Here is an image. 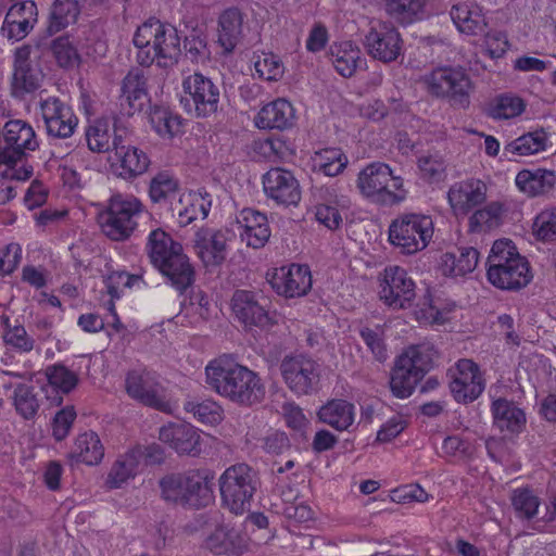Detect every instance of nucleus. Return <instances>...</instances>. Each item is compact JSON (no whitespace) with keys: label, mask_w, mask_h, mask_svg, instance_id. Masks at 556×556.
Returning <instances> with one entry per match:
<instances>
[{"label":"nucleus","mask_w":556,"mask_h":556,"mask_svg":"<svg viewBox=\"0 0 556 556\" xmlns=\"http://www.w3.org/2000/svg\"><path fill=\"white\" fill-rule=\"evenodd\" d=\"M207 386L232 403L252 406L265 396V387L257 372L223 355L205 367Z\"/></svg>","instance_id":"f257e3e1"},{"label":"nucleus","mask_w":556,"mask_h":556,"mask_svg":"<svg viewBox=\"0 0 556 556\" xmlns=\"http://www.w3.org/2000/svg\"><path fill=\"white\" fill-rule=\"evenodd\" d=\"M146 250L153 266L176 290L182 293L193 283L194 269L182 245L163 229L156 228L149 233Z\"/></svg>","instance_id":"f03ea898"},{"label":"nucleus","mask_w":556,"mask_h":556,"mask_svg":"<svg viewBox=\"0 0 556 556\" xmlns=\"http://www.w3.org/2000/svg\"><path fill=\"white\" fill-rule=\"evenodd\" d=\"M213 475L206 469L167 473L159 480L160 497L167 504L200 509L214 500Z\"/></svg>","instance_id":"7ed1b4c3"},{"label":"nucleus","mask_w":556,"mask_h":556,"mask_svg":"<svg viewBox=\"0 0 556 556\" xmlns=\"http://www.w3.org/2000/svg\"><path fill=\"white\" fill-rule=\"evenodd\" d=\"M144 205L134 195H112L98 215L101 231L113 241L128 240L138 227Z\"/></svg>","instance_id":"20e7f679"},{"label":"nucleus","mask_w":556,"mask_h":556,"mask_svg":"<svg viewBox=\"0 0 556 556\" xmlns=\"http://www.w3.org/2000/svg\"><path fill=\"white\" fill-rule=\"evenodd\" d=\"M223 505L235 515H242L251 507L253 496L260 486L256 471L248 464L228 467L219 477Z\"/></svg>","instance_id":"39448f33"},{"label":"nucleus","mask_w":556,"mask_h":556,"mask_svg":"<svg viewBox=\"0 0 556 556\" xmlns=\"http://www.w3.org/2000/svg\"><path fill=\"white\" fill-rule=\"evenodd\" d=\"M433 236L429 215L408 213L399 216L389 227V241L403 254H415L427 248Z\"/></svg>","instance_id":"423d86ee"},{"label":"nucleus","mask_w":556,"mask_h":556,"mask_svg":"<svg viewBox=\"0 0 556 556\" xmlns=\"http://www.w3.org/2000/svg\"><path fill=\"white\" fill-rule=\"evenodd\" d=\"M424 83L429 93L446 99L453 108H469L473 86L463 68L438 67L424 76Z\"/></svg>","instance_id":"0eeeda50"},{"label":"nucleus","mask_w":556,"mask_h":556,"mask_svg":"<svg viewBox=\"0 0 556 556\" xmlns=\"http://www.w3.org/2000/svg\"><path fill=\"white\" fill-rule=\"evenodd\" d=\"M180 104L194 117H208L218 111L220 86L202 73H193L182 80Z\"/></svg>","instance_id":"6e6552de"},{"label":"nucleus","mask_w":556,"mask_h":556,"mask_svg":"<svg viewBox=\"0 0 556 556\" xmlns=\"http://www.w3.org/2000/svg\"><path fill=\"white\" fill-rule=\"evenodd\" d=\"M279 368L285 383L295 395H312L319 390L321 366L313 357L287 355Z\"/></svg>","instance_id":"1a4fd4ad"},{"label":"nucleus","mask_w":556,"mask_h":556,"mask_svg":"<svg viewBox=\"0 0 556 556\" xmlns=\"http://www.w3.org/2000/svg\"><path fill=\"white\" fill-rule=\"evenodd\" d=\"M125 384L128 395L143 405L163 413L174 410L175 403L168 390L159 382L153 372L131 370L127 374Z\"/></svg>","instance_id":"9d476101"},{"label":"nucleus","mask_w":556,"mask_h":556,"mask_svg":"<svg viewBox=\"0 0 556 556\" xmlns=\"http://www.w3.org/2000/svg\"><path fill=\"white\" fill-rule=\"evenodd\" d=\"M0 137V164L15 165L39 147L34 128L22 119L8 121Z\"/></svg>","instance_id":"9b49d317"},{"label":"nucleus","mask_w":556,"mask_h":556,"mask_svg":"<svg viewBox=\"0 0 556 556\" xmlns=\"http://www.w3.org/2000/svg\"><path fill=\"white\" fill-rule=\"evenodd\" d=\"M43 77L37 51L27 45L17 48L14 53L11 94L15 99H25L41 87Z\"/></svg>","instance_id":"f8f14e48"},{"label":"nucleus","mask_w":556,"mask_h":556,"mask_svg":"<svg viewBox=\"0 0 556 556\" xmlns=\"http://www.w3.org/2000/svg\"><path fill=\"white\" fill-rule=\"evenodd\" d=\"M399 189L402 186L400 178L393 177L389 165L380 162L371 163L362 169L357 177V188L366 198L381 203H399L404 195H399L389 189V182Z\"/></svg>","instance_id":"ddd939ff"},{"label":"nucleus","mask_w":556,"mask_h":556,"mask_svg":"<svg viewBox=\"0 0 556 556\" xmlns=\"http://www.w3.org/2000/svg\"><path fill=\"white\" fill-rule=\"evenodd\" d=\"M367 53L383 63L395 61L402 53L403 40L397 28L389 21H372L364 38Z\"/></svg>","instance_id":"4468645a"},{"label":"nucleus","mask_w":556,"mask_h":556,"mask_svg":"<svg viewBox=\"0 0 556 556\" xmlns=\"http://www.w3.org/2000/svg\"><path fill=\"white\" fill-rule=\"evenodd\" d=\"M450 390L456 402L467 404L477 400L485 388L479 366L468 358L459 359L448 370Z\"/></svg>","instance_id":"2eb2a0df"},{"label":"nucleus","mask_w":556,"mask_h":556,"mask_svg":"<svg viewBox=\"0 0 556 556\" xmlns=\"http://www.w3.org/2000/svg\"><path fill=\"white\" fill-rule=\"evenodd\" d=\"M126 129L115 125L113 148L115 161L112 166L117 176L131 179L144 174L150 165L148 155L136 147L126 144Z\"/></svg>","instance_id":"dca6fc26"},{"label":"nucleus","mask_w":556,"mask_h":556,"mask_svg":"<svg viewBox=\"0 0 556 556\" xmlns=\"http://www.w3.org/2000/svg\"><path fill=\"white\" fill-rule=\"evenodd\" d=\"M379 294L388 306L394 309L405 308L415 299V282L404 268L388 266L383 270Z\"/></svg>","instance_id":"f3484780"},{"label":"nucleus","mask_w":556,"mask_h":556,"mask_svg":"<svg viewBox=\"0 0 556 556\" xmlns=\"http://www.w3.org/2000/svg\"><path fill=\"white\" fill-rule=\"evenodd\" d=\"M271 288L286 298L305 295L312 288V274L307 265L291 264L267 273Z\"/></svg>","instance_id":"a211bd4d"},{"label":"nucleus","mask_w":556,"mask_h":556,"mask_svg":"<svg viewBox=\"0 0 556 556\" xmlns=\"http://www.w3.org/2000/svg\"><path fill=\"white\" fill-rule=\"evenodd\" d=\"M40 112L48 136L53 138H70L77 125L78 118L72 108L56 97L40 101Z\"/></svg>","instance_id":"6ab92c4d"},{"label":"nucleus","mask_w":556,"mask_h":556,"mask_svg":"<svg viewBox=\"0 0 556 556\" xmlns=\"http://www.w3.org/2000/svg\"><path fill=\"white\" fill-rule=\"evenodd\" d=\"M38 21L37 4L33 0H24L12 4L5 14L1 33L12 42L24 39Z\"/></svg>","instance_id":"aec40b11"},{"label":"nucleus","mask_w":556,"mask_h":556,"mask_svg":"<svg viewBox=\"0 0 556 556\" xmlns=\"http://www.w3.org/2000/svg\"><path fill=\"white\" fill-rule=\"evenodd\" d=\"M263 188L266 195L278 204L292 205L301 200L300 185L293 174L276 167L263 176Z\"/></svg>","instance_id":"412c9836"},{"label":"nucleus","mask_w":556,"mask_h":556,"mask_svg":"<svg viewBox=\"0 0 556 556\" xmlns=\"http://www.w3.org/2000/svg\"><path fill=\"white\" fill-rule=\"evenodd\" d=\"M486 185L480 179H466L453 184L447 191L448 204L455 216H466L486 199Z\"/></svg>","instance_id":"4be33fe9"},{"label":"nucleus","mask_w":556,"mask_h":556,"mask_svg":"<svg viewBox=\"0 0 556 556\" xmlns=\"http://www.w3.org/2000/svg\"><path fill=\"white\" fill-rule=\"evenodd\" d=\"M229 231L201 228L194 235V249L205 266H218L227 256Z\"/></svg>","instance_id":"5701e85b"},{"label":"nucleus","mask_w":556,"mask_h":556,"mask_svg":"<svg viewBox=\"0 0 556 556\" xmlns=\"http://www.w3.org/2000/svg\"><path fill=\"white\" fill-rule=\"evenodd\" d=\"M316 219L330 230L339 228L342 223L341 211L351 206L348 195L338 192L334 185L325 186L317 191Z\"/></svg>","instance_id":"b1692460"},{"label":"nucleus","mask_w":556,"mask_h":556,"mask_svg":"<svg viewBox=\"0 0 556 556\" xmlns=\"http://www.w3.org/2000/svg\"><path fill=\"white\" fill-rule=\"evenodd\" d=\"M231 308L245 327L267 328L274 324L273 317L251 291L237 290L231 299Z\"/></svg>","instance_id":"393cba45"},{"label":"nucleus","mask_w":556,"mask_h":556,"mask_svg":"<svg viewBox=\"0 0 556 556\" xmlns=\"http://www.w3.org/2000/svg\"><path fill=\"white\" fill-rule=\"evenodd\" d=\"M159 439L178 454L197 456L201 453V435L190 424L174 422L163 426Z\"/></svg>","instance_id":"a878e982"},{"label":"nucleus","mask_w":556,"mask_h":556,"mask_svg":"<svg viewBox=\"0 0 556 556\" xmlns=\"http://www.w3.org/2000/svg\"><path fill=\"white\" fill-rule=\"evenodd\" d=\"M144 452L142 446L136 445L119 454L108 473L105 485L113 490L125 485L140 472Z\"/></svg>","instance_id":"bb28decb"},{"label":"nucleus","mask_w":556,"mask_h":556,"mask_svg":"<svg viewBox=\"0 0 556 556\" xmlns=\"http://www.w3.org/2000/svg\"><path fill=\"white\" fill-rule=\"evenodd\" d=\"M493 426L501 432L518 434L527 424L525 410L505 397L493 399L491 403Z\"/></svg>","instance_id":"cd10ccee"},{"label":"nucleus","mask_w":556,"mask_h":556,"mask_svg":"<svg viewBox=\"0 0 556 556\" xmlns=\"http://www.w3.org/2000/svg\"><path fill=\"white\" fill-rule=\"evenodd\" d=\"M242 241L249 247L260 249L270 237L267 217L253 208H243L237 216Z\"/></svg>","instance_id":"c85d7f7f"},{"label":"nucleus","mask_w":556,"mask_h":556,"mask_svg":"<svg viewBox=\"0 0 556 556\" xmlns=\"http://www.w3.org/2000/svg\"><path fill=\"white\" fill-rule=\"evenodd\" d=\"M121 91V106L125 114L130 116L140 112L148 101L147 79L142 71H129L123 79Z\"/></svg>","instance_id":"c756f323"},{"label":"nucleus","mask_w":556,"mask_h":556,"mask_svg":"<svg viewBox=\"0 0 556 556\" xmlns=\"http://www.w3.org/2000/svg\"><path fill=\"white\" fill-rule=\"evenodd\" d=\"M451 18L457 29L467 36H482L488 28L481 7L473 1L454 4Z\"/></svg>","instance_id":"7c9ffc66"},{"label":"nucleus","mask_w":556,"mask_h":556,"mask_svg":"<svg viewBox=\"0 0 556 556\" xmlns=\"http://www.w3.org/2000/svg\"><path fill=\"white\" fill-rule=\"evenodd\" d=\"M294 110L285 99H277L265 104L255 117V125L260 129L283 130L293 125Z\"/></svg>","instance_id":"2f4dec72"},{"label":"nucleus","mask_w":556,"mask_h":556,"mask_svg":"<svg viewBox=\"0 0 556 556\" xmlns=\"http://www.w3.org/2000/svg\"><path fill=\"white\" fill-rule=\"evenodd\" d=\"M243 37V14L237 8L225 10L218 17L217 42L231 53Z\"/></svg>","instance_id":"473e14b6"},{"label":"nucleus","mask_w":556,"mask_h":556,"mask_svg":"<svg viewBox=\"0 0 556 556\" xmlns=\"http://www.w3.org/2000/svg\"><path fill=\"white\" fill-rule=\"evenodd\" d=\"M160 27L159 20H149L140 25L134 35L132 41L138 49L137 61L142 66H150L157 58L156 41H159Z\"/></svg>","instance_id":"72a5a7b5"},{"label":"nucleus","mask_w":556,"mask_h":556,"mask_svg":"<svg viewBox=\"0 0 556 556\" xmlns=\"http://www.w3.org/2000/svg\"><path fill=\"white\" fill-rule=\"evenodd\" d=\"M486 278L491 285L501 290H519L531 281L532 274L527 262L495 270H486Z\"/></svg>","instance_id":"f704fd0d"},{"label":"nucleus","mask_w":556,"mask_h":556,"mask_svg":"<svg viewBox=\"0 0 556 556\" xmlns=\"http://www.w3.org/2000/svg\"><path fill=\"white\" fill-rule=\"evenodd\" d=\"M515 184L528 197H539L549 192L555 187L556 174L543 168L522 169L517 174Z\"/></svg>","instance_id":"c9c22d12"},{"label":"nucleus","mask_w":556,"mask_h":556,"mask_svg":"<svg viewBox=\"0 0 556 556\" xmlns=\"http://www.w3.org/2000/svg\"><path fill=\"white\" fill-rule=\"evenodd\" d=\"M318 418L331 428L344 431L354 424L355 406L346 400H331L320 407Z\"/></svg>","instance_id":"e433bc0d"},{"label":"nucleus","mask_w":556,"mask_h":556,"mask_svg":"<svg viewBox=\"0 0 556 556\" xmlns=\"http://www.w3.org/2000/svg\"><path fill=\"white\" fill-rule=\"evenodd\" d=\"M331 62L343 77H351L357 68L365 65L359 48L352 41L334 43L330 48Z\"/></svg>","instance_id":"4c0bfd02"},{"label":"nucleus","mask_w":556,"mask_h":556,"mask_svg":"<svg viewBox=\"0 0 556 556\" xmlns=\"http://www.w3.org/2000/svg\"><path fill=\"white\" fill-rule=\"evenodd\" d=\"M478 262V250L472 247H463L457 250V253L443 254L441 269L445 276H465L476 269Z\"/></svg>","instance_id":"58836bf2"},{"label":"nucleus","mask_w":556,"mask_h":556,"mask_svg":"<svg viewBox=\"0 0 556 556\" xmlns=\"http://www.w3.org/2000/svg\"><path fill=\"white\" fill-rule=\"evenodd\" d=\"M157 40V58H155L157 66L169 67L176 64L181 53L180 38L178 36L177 29L169 24H164L161 22Z\"/></svg>","instance_id":"ea45409f"},{"label":"nucleus","mask_w":556,"mask_h":556,"mask_svg":"<svg viewBox=\"0 0 556 556\" xmlns=\"http://www.w3.org/2000/svg\"><path fill=\"white\" fill-rule=\"evenodd\" d=\"M435 357H438V351L434 349V345L429 342H424L409 346L397 359L400 364H404L407 368L412 369L413 372L418 375L421 380L432 368Z\"/></svg>","instance_id":"a19ab883"},{"label":"nucleus","mask_w":556,"mask_h":556,"mask_svg":"<svg viewBox=\"0 0 556 556\" xmlns=\"http://www.w3.org/2000/svg\"><path fill=\"white\" fill-rule=\"evenodd\" d=\"M548 136L543 130H534L519 136L504 146L503 154L508 160L510 156H528L545 151Z\"/></svg>","instance_id":"79ce46f5"},{"label":"nucleus","mask_w":556,"mask_h":556,"mask_svg":"<svg viewBox=\"0 0 556 556\" xmlns=\"http://www.w3.org/2000/svg\"><path fill=\"white\" fill-rule=\"evenodd\" d=\"M384 14L403 24H412L421 18L426 0H380Z\"/></svg>","instance_id":"37998d69"},{"label":"nucleus","mask_w":556,"mask_h":556,"mask_svg":"<svg viewBox=\"0 0 556 556\" xmlns=\"http://www.w3.org/2000/svg\"><path fill=\"white\" fill-rule=\"evenodd\" d=\"M48 386L43 388L47 397H50L49 391L55 392L56 395L52 399V403L61 404L62 396L58 395L59 392L63 394L70 393L78 383V377L75 372L70 370L66 366L55 364L46 369Z\"/></svg>","instance_id":"c03bdc74"},{"label":"nucleus","mask_w":556,"mask_h":556,"mask_svg":"<svg viewBox=\"0 0 556 556\" xmlns=\"http://www.w3.org/2000/svg\"><path fill=\"white\" fill-rule=\"evenodd\" d=\"M72 455L77 462L89 466L98 465L104 456V447L99 435L88 431L77 437Z\"/></svg>","instance_id":"a18cd8bd"},{"label":"nucleus","mask_w":556,"mask_h":556,"mask_svg":"<svg viewBox=\"0 0 556 556\" xmlns=\"http://www.w3.org/2000/svg\"><path fill=\"white\" fill-rule=\"evenodd\" d=\"M348 163V156L338 148L323 149L312 156L313 170L329 177L341 174Z\"/></svg>","instance_id":"49530a36"},{"label":"nucleus","mask_w":556,"mask_h":556,"mask_svg":"<svg viewBox=\"0 0 556 556\" xmlns=\"http://www.w3.org/2000/svg\"><path fill=\"white\" fill-rule=\"evenodd\" d=\"M83 5L79 0H54L48 30L58 33L77 22Z\"/></svg>","instance_id":"de8ad7c7"},{"label":"nucleus","mask_w":556,"mask_h":556,"mask_svg":"<svg viewBox=\"0 0 556 556\" xmlns=\"http://www.w3.org/2000/svg\"><path fill=\"white\" fill-rule=\"evenodd\" d=\"M522 264L528 261L519 254L514 242L509 239L496 240L490 251L486 261V270H495L497 268H505L513 266V264Z\"/></svg>","instance_id":"09e8293b"},{"label":"nucleus","mask_w":556,"mask_h":556,"mask_svg":"<svg viewBox=\"0 0 556 556\" xmlns=\"http://www.w3.org/2000/svg\"><path fill=\"white\" fill-rule=\"evenodd\" d=\"M0 320L3 327L2 339L7 346L18 353H29L34 349L35 340L22 324L18 321L12 324L7 315H2Z\"/></svg>","instance_id":"8fccbe9b"},{"label":"nucleus","mask_w":556,"mask_h":556,"mask_svg":"<svg viewBox=\"0 0 556 556\" xmlns=\"http://www.w3.org/2000/svg\"><path fill=\"white\" fill-rule=\"evenodd\" d=\"M152 128L163 138H173L181 132V117L169 108L155 105L149 115Z\"/></svg>","instance_id":"3c124183"},{"label":"nucleus","mask_w":556,"mask_h":556,"mask_svg":"<svg viewBox=\"0 0 556 556\" xmlns=\"http://www.w3.org/2000/svg\"><path fill=\"white\" fill-rule=\"evenodd\" d=\"M504 205L498 202H490L482 208L473 212L469 217V231L482 232L494 229L502 224Z\"/></svg>","instance_id":"603ef678"},{"label":"nucleus","mask_w":556,"mask_h":556,"mask_svg":"<svg viewBox=\"0 0 556 556\" xmlns=\"http://www.w3.org/2000/svg\"><path fill=\"white\" fill-rule=\"evenodd\" d=\"M510 501L515 517L522 521L532 520L536 516L541 504L540 498L528 488L514 490Z\"/></svg>","instance_id":"864d4df0"},{"label":"nucleus","mask_w":556,"mask_h":556,"mask_svg":"<svg viewBox=\"0 0 556 556\" xmlns=\"http://www.w3.org/2000/svg\"><path fill=\"white\" fill-rule=\"evenodd\" d=\"M419 381L418 375L404 364H400L399 359L396 361L390 379V388L393 395L399 399L410 396Z\"/></svg>","instance_id":"5fc2aeb1"},{"label":"nucleus","mask_w":556,"mask_h":556,"mask_svg":"<svg viewBox=\"0 0 556 556\" xmlns=\"http://www.w3.org/2000/svg\"><path fill=\"white\" fill-rule=\"evenodd\" d=\"M184 409L192 414L198 421L208 425L220 422L224 415L222 406L213 400H188L184 404Z\"/></svg>","instance_id":"6e6d98bb"},{"label":"nucleus","mask_w":556,"mask_h":556,"mask_svg":"<svg viewBox=\"0 0 556 556\" xmlns=\"http://www.w3.org/2000/svg\"><path fill=\"white\" fill-rule=\"evenodd\" d=\"M525 108L519 97L503 94L488 105L485 113L493 119H509L519 116Z\"/></svg>","instance_id":"4d7b16f0"},{"label":"nucleus","mask_w":556,"mask_h":556,"mask_svg":"<svg viewBox=\"0 0 556 556\" xmlns=\"http://www.w3.org/2000/svg\"><path fill=\"white\" fill-rule=\"evenodd\" d=\"M254 68L258 77L267 81H277L285 73V65L279 56L270 52L255 55Z\"/></svg>","instance_id":"13d9d810"},{"label":"nucleus","mask_w":556,"mask_h":556,"mask_svg":"<svg viewBox=\"0 0 556 556\" xmlns=\"http://www.w3.org/2000/svg\"><path fill=\"white\" fill-rule=\"evenodd\" d=\"M212 200L207 192L189 194L188 205L179 212L181 223L190 224L195 219H205L208 216Z\"/></svg>","instance_id":"bf43d9fd"},{"label":"nucleus","mask_w":556,"mask_h":556,"mask_svg":"<svg viewBox=\"0 0 556 556\" xmlns=\"http://www.w3.org/2000/svg\"><path fill=\"white\" fill-rule=\"evenodd\" d=\"M177 189V179L167 172H161L150 181L149 197L153 203H161L173 197Z\"/></svg>","instance_id":"052dcab7"},{"label":"nucleus","mask_w":556,"mask_h":556,"mask_svg":"<svg viewBox=\"0 0 556 556\" xmlns=\"http://www.w3.org/2000/svg\"><path fill=\"white\" fill-rule=\"evenodd\" d=\"M532 232L542 242L556 240V207L545 208L535 216Z\"/></svg>","instance_id":"680f3d73"},{"label":"nucleus","mask_w":556,"mask_h":556,"mask_svg":"<svg viewBox=\"0 0 556 556\" xmlns=\"http://www.w3.org/2000/svg\"><path fill=\"white\" fill-rule=\"evenodd\" d=\"M13 401L16 412L23 418L30 419L37 414L39 402L31 387L18 384L14 390Z\"/></svg>","instance_id":"e2e57ef3"},{"label":"nucleus","mask_w":556,"mask_h":556,"mask_svg":"<svg viewBox=\"0 0 556 556\" xmlns=\"http://www.w3.org/2000/svg\"><path fill=\"white\" fill-rule=\"evenodd\" d=\"M418 168L422 179L429 182H438L445 177V161L438 154H425L418 159Z\"/></svg>","instance_id":"0e129e2a"},{"label":"nucleus","mask_w":556,"mask_h":556,"mask_svg":"<svg viewBox=\"0 0 556 556\" xmlns=\"http://www.w3.org/2000/svg\"><path fill=\"white\" fill-rule=\"evenodd\" d=\"M139 280V276L129 275L125 271H114L104 278L103 283L112 300H118L126 288H131Z\"/></svg>","instance_id":"69168bd1"},{"label":"nucleus","mask_w":556,"mask_h":556,"mask_svg":"<svg viewBox=\"0 0 556 556\" xmlns=\"http://www.w3.org/2000/svg\"><path fill=\"white\" fill-rule=\"evenodd\" d=\"M51 50L60 66L73 67L78 64V52L68 37H59L54 39Z\"/></svg>","instance_id":"338daca9"},{"label":"nucleus","mask_w":556,"mask_h":556,"mask_svg":"<svg viewBox=\"0 0 556 556\" xmlns=\"http://www.w3.org/2000/svg\"><path fill=\"white\" fill-rule=\"evenodd\" d=\"M483 36L485 52L491 59H498L508 50L509 43L505 33L501 30H485Z\"/></svg>","instance_id":"774afa93"}]
</instances>
